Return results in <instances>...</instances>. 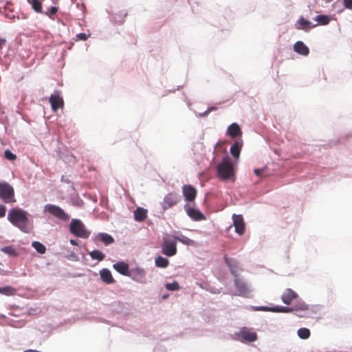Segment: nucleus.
<instances>
[{
	"instance_id": "33",
	"label": "nucleus",
	"mask_w": 352,
	"mask_h": 352,
	"mask_svg": "<svg viewBox=\"0 0 352 352\" xmlns=\"http://www.w3.org/2000/svg\"><path fill=\"white\" fill-rule=\"evenodd\" d=\"M32 246L40 254H44L46 251L45 245L38 241H34L32 243Z\"/></svg>"
},
{
	"instance_id": "10",
	"label": "nucleus",
	"mask_w": 352,
	"mask_h": 352,
	"mask_svg": "<svg viewBox=\"0 0 352 352\" xmlns=\"http://www.w3.org/2000/svg\"><path fill=\"white\" fill-rule=\"evenodd\" d=\"M162 252L167 256H174L177 253L176 242L165 239L162 245Z\"/></svg>"
},
{
	"instance_id": "18",
	"label": "nucleus",
	"mask_w": 352,
	"mask_h": 352,
	"mask_svg": "<svg viewBox=\"0 0 352 352\" xmlns=\"http://www.w3.org/2000/svg\"><path fill=\"white\" fill-rule=\"evenodd\" d=\"M227 134L231 138H235L237 136H241L242 131L236 123H232L228 127Z\"/></svg>"
},
{
	"instance_id": "4",
	"label": "nucleus",
	"mask_w": 352,
	"mask_h": 352,
	"mask_svg": "<svg viewBox=\"0 0 352 352\" xmlns=\"http://www.w3.org/2000/svg\"><path fill=\"white\" fill-rule=\"evenodd\" d=\"M70 232L75 236L83 239L89 237L90 233L88 232L85 225L79 219H72L69 226Z\"/></svg>"
},
{
	"instance_id": "39",
	"label": "nucleus",
	"mask_w": 352,
	"mask_h": 352,
	"mask_svg": "<svg viewBox=\"0 0 352 352\" xmlns=\"http://www.w3.org/2000/svg\"><path fill=\"white\" fill-rule=\"evenodd\" d=\"M264 170H265V168H261V169L256 168V169H254V172L256 175V176H258L259 177H263V173L264 172Z\"/></svg>"
},
{
	"instance_id": "32",
	"label": "nucleus",
	"mask_w": 352,
	"mask_h": 352,
	"mask_svg": "<svg viewBox=\"0 0 352 352\" xmlns=\"http://www.w3.org/2000/svg\"><path fill=\"white\" fill-rule=\"evenodd\" d=\"M298 336L301 339H307L310 336V331L307 328H300L298 330Z\"/></svg>"
},
{
	"instance_id": "7",
	"label": "nucleus",
	"mask_w": 352,
	"mask_h": 352,
	"mask_svg": "<svg viewBox=\"0 0 352 352\" xmlns=\"http://www.w3.org/2000/svg\"><path fill=\"white\" fill-rule=\"evenodd\" d=\"M181 200V197L176 192H172L168 193L162 202V206L164 210H166L176 204Z\"/></svg>"
},
{
	"instance_id": "19",
	"label": "nucleus",
	"mask_w": 352,
	"mask_h": 352,
	"mask_svg": "<svg viewBox=\"0 0 352 352\" xmlns=\"http://www.w3.org/2000/svg\"><path fill=\"white\" fill-rule=\"evenodd\" d=\"M242 146L243 141L241 140H236L231 146L230 153L234 158L238 159L239 157Z\"/></svg>"
},
{
	"instance_id": "37",
	"label": "nucleus",
	"mask_w": 352,
	"mask_h": 352,
	"mask_svg": "<svg viewBox=\"0 0 352 352\" xmlns=\"http://www.w3.org/2000/svg\"><path fill=\"white\" fill-rule=\"evenodd\" d=\"M87 35L85 33H79L76 35V41L81 40L86 41L87 39Z\"/></svg>"
},
{
	"instance_id": "2",
	"label": "nucleus",
	"mask_w": 352,
	"mask_h": 352,
	"mask_svg": "<svg viewBox=\"0 0 352 352\" xmlns=\"http://www.w3.org/2000/svg\"><path fill=\"white\" fill-rule=\"evenodd\" d=\"M217 170L222 180H228L234 177L233 164L228 157H224L217 165Z\"/></svg>"
},
{
	"instance_id": "35",
	"label": "nucleus",
	"mask_w": 352,
	"mask_h": 352,
	"mask_svg": "<svg viewBox=\"0 0 352 352\" xmlns=\"http://www.w3.org/2000/svg\"><path fill=\"white\" fill-rule=\"evenodd\" d=\"M58 12V8L56 7V6H52L51 7L49 10L46 12H45L44 14L48 16H51L52 15H54L57 13Z\"/></svg>"
},
{
	"instance_id": "23",
	"label": "nucleus",
	"mask_w": 352,
	"mask_h": 352,
	"mask_svg": "<svg viewBox=\"0 0 352 352\" xmlns=\"http://www.w3.org/2000/svg\"><path fill=\"white\" fill-rule=\"evenodd\" d=\"M27 1L31 5L34 12L39 14L43 13L42 1L41 0H27Z\"/></svg>"
},
{
	"instance_id": "34",
	"label": "nucleus",
	"mask_w": 352,
	"mask_h": 352,
	"mask_svg": "<svg viewBox=\"0 0 352 352\" xmlns=\"http://www.w3.org/2000/svg\"><path fill=\"white\" fill-rule=\"evenodd\" d=\"M166 288L170 291H176L179 289V285L177 282L175 281L172 283H167L166 285Z\"/></svg>"
},
{
	"instance_id": "1",
	"label": "nucleus",
	"mask_w": 352,
	"mask_h": 352,
	"mask_svg": "<svg viewBox=\"0 0 352 352\" xmlns=\"http://www.w3.org/2000/svg\"><path fill=\"white\" fill-rule=\"evenodd\" d=\"M28 212L21 208H12L8 214V219L14 226L19 228L21 230L26 232V228L29 222Z\"/></svg>"
},
{
	"instance_id": "13",
	"label": "nucleus",
	"mask_w": 352,
	"mask_h": 352,
	"mask_svg": "<svg viewBox=\"0 0 352 352\" xmlns=\"http://www.w3.org/2000/svg\"><path fill=\"white\" fill-rule=\"evenodd\" d=\"M232 220L235 232L239 235H243L245 232V223L242 215L234 214Z\"/></svg>"
},
{
	"instance_id": "36",
	"label": "nucleus",
	"mask_w": 352,
	"mask_h": 352,
	"mask_svg": "<svg viewBox=\"0 0 352 352\" xmlns=\"http://www.w3.org/2000/svg\"><path fill=\"white\" fill-rule=\"evenodd\" d=\"M5 157L9 160H14L16 159V155L10 151H6L4 153Z\"/></svg>"
},
{
	"instance_id": "14",
	"label": "nucleus",
	"mask_w": 352,
	"mask_h": 352,
	"mask_svg": "<svg viewBox=\"0 0 352 352\" xmlns=\"http://www.w3.org/2000/svg\"><path fill=\"white\" fill-rule=\"evenodd\" d=\"M187 214L194 221H199L206 219V217L199 210L190 208L188 205L184 206Z\"/></svg>"
},
{
	"instance_id": "44",
	"label": "nucleus",
	"mask_w": 352,
	"mask_h": 352,
	"mask_svg": "<svg viewBox=\"0 0 352 352\" xmlns=\"http://www.w3.org/2000/svg\"><path fill=\"white\" fill-rule=\"evenodd\" d=\"M124 16H126L127 15V13H126V12H125V13L124 14Z\"/></svg>"
},
{
	"instance_id": "15",
	"label": "nucleus",
	"mask_w": 352,
	"mask_h": 352,
	"mask_svg": "<svg viewBox=\"0 0 352 352\" xmlns=\"http://www.w3.org/2000/svg\"><path fill=\"white\" fill-rule=\"evenodd\" d=\"M298 294L290 288L285 289L281 296V300L285 305H290L292 302L297 298Z\"/></svg>"
},
{
	"instance_id": "26",
	"label": "nucleus",
	"mask_w": 352,
	"mask_h": 352,
	"mask_svg": "<svg viewBox=\"0 0 352 352\" xmlns=\"http://www.w3.org/2000/svg\"><path fill=\"white\" fill-rule=\"evenodd\" d=\"M314 20L317 21V25H327L330 21V18L327 15H318L314 18Z\"/></svg>"
},
{
	"instance_id": "16",
	"label": "nucleus",
	"mask_w": 352,
	"mask_h": 352,
	"mask_svg": "<svg viewBox=\"0 0 352 352\" xmlns=\"http://www.w3.org/2000/svg\"><path fill=\"white\" fill-rule=\"evenodd\" d=\"M113 267L122 275L126 276H131L129 265L124 261H119L113 264Z\"/></svg>"
},
{
	"instance_id": "9",
	"label": "nucleus",
	"mask_w": 352,
	"mask_h": 352,
	"mask_svg": "<svg viewBox=\"0 0 352 352\" xmlns=\"http://www.w3.org/2000/svg\"><path fill=\"white\" fill-rule=\"evenodd\" d=\"M49 101L50 102L52 109L54 112L57 111L58 109L63 108L64 107V100L59 91H55L52 94L49 98Z\"/></svg>"
},
{
	"instance_id": "3",
	"label": "nucleus",
	"mask_w": 352,
	"mask_h": 352,
	"mask_svg": "<svg viewBox=\"0 0 352 352\" xmlns=\"http://www.w3.org/2000/svg\"><path fill=\"white\" fill-rule=\"evenodd\" d=\"M309 309L308 306L305 303L301 304L300 305H296L294 307H279L276 306L274 307H254V309L256 311H272V312H282V313H289L294 310L296 311H307Z\"/></svg>"
},
{
	"instance_id": "40",
	"label": "nucleus",
	"mask_w": 352,
	"mask_h": 352,
	"mask_svg": "<svg viewBox=\"0 0 352 352\" xmlns=\"http://www.w3.org/2000/svg\"><path fill=\"white\" fill-rule=\"evenodd\" d=\"M6 208L3 205H0V218L4 217L6 215Z\"/></svg>"
},
{
	"instance_id": "31",
	"label": "nucleus",
	"mask_w": 352,
	"mask_h": 352,
	"mask_svg": "<svg viewBox=\"0 0 352 352\" xmlns=\"http://www.w3.org/2000/svg\"><path fill=\"white\" fill-rule=\"evenodd\" d=\"M175 239L176 241H178L182 243L183 244H185L187 245H191L194 244V241L190 239L189 238H188L187 236H186L184 235H181L179 236H175Z\"/></svg>"
},
{
	"instance_id": "28",
	"label": "nucleus",
	"mask_w": 352,
	"mask_h": 352,
	"mask_svg": "<svg viewBox=\"0 0 352 352\" xmlns=\"http://www.w3.org/2000/svg\"><path fill=\"white\" fill-rule=\"evenodd\" d=\"M1 251L10 256H18L17 251L14 248V247H12L11 245L2 248L1 249Z\"/></svg>"
},
{
	"instance_id": "12",
	"label": "nucleus",
	"mask_w": 352,
	"mask_h": 352,
	"mask_svg": "<svg viewBox=\"0 0 352 352\" xmlns=\"http://www.w3.org/2000/svg\"><path fill=\"white\" fill-rule=\"evenodd\" d=\"M182 193L186 201L192 202L195 199L197 191L192 186L186 184L182 186Z\"/></svg>"
},
{
	"instance_id": "17",
	"label": "nucleus",
	"mask_w": 352,
	"mask_h": 352,
	"mask_svg": "<svg viewBox=\"0 0 352 352\" xmlns=\"http://www.w3.org/2000/svg\"><path fill=\"white\" fill-rule=\"evenodd\" d=\"M131 276L133 280L136 282L142 283L145 276V271L142 268L137 267L130 271Z\"/></svg>"
},
{
	"instance_id": "20",
	"label": "nucleus",
	"mask_w": 352,
	"mask_h": 352,
	"mask_svg": "<svg viewBox=\"0 0 352 352\" xmlns=\"http://www.w3.org/2000/svg\"><path fill=\"white\" fill-rule=\"evenodd\" d=\"M294 50L296 53L302 56H307L309 53L308 47H307L302 41H297L294 45Z\"/></svg>"
},
{
	"instance_id": "38",
	"label": "nucleus",
	"mask_w": 352,
	"mask_h": 352,
	"mask_svg": "<svg viewBox=\"0 0 352 352\" xmlns=\"http://www.w3.org/2000/svg\"><path fill=\"white\" fill-rule=\"evenodd\" d=\"M224 260H225L226 263L230 267L232 274H233L234 275H236L234 270L232 268V266H231V263H230L231 259H230L227 256H225Z\"/></svg>"
},
{
	"instance_id": "30",
	"label": "nucleus",
	"mask_w": 352,
	"mask_h": 352,
	"mask_svg": "<svg viewBox=\"0 0 352 352\" xmlns=\"http://www.w3.org/2000/svg\"><path fill=\"white\" fill-rule=\"evenodd\" d=\"M16 293V289L11 286L0 287V294L6 296H12Z\"/></svg>"
},
{
	"instance_id": "24",
	"label": "nucleus",
	"mask_w": 352,
	"mask_h": 352,
	"mask_svg": "<svg viewBox=\"0 0 352 352\" xmlns=\"http://www.w3.org/2000/svg\"><path fill=\"white\" fill-rule=\"evenodd\" d=\"M98 237L106 245H110L114 242V239L107 233H100Z\"/></svg>"
},
{
	"instance_id": "5",
	"label": "nucleus",
	"mask_w": 352,
	"mask_h": 352,
	"mask_svg": "<svg viewBox=\"0 0 352 352\" xmlns=\"http://www.w3.org/2000/svg\"><path fill=\"white\" fill-rule=\"evenodd\" d=\"M236 339L241 342H252L257 340V334L248 327L241 328L235 333Z\"/></svg>"
},
{
	"instance_id": "25",
	"label": "nucleus",
	"mask_w": 352,
	"mask_h": 352,
	"mask_svg": "<svg viewBox=\"0 0 352 352\" xmlns=\"http://www.w3.org/2000/svg\"><path fill=\"white\" fill-rule=\"evenodd\" d=\"M89 254L92 259L98 260V261L104 260L105 257L104 253L98 250H93L92 252H89Z\"/></svg>"
},
{
	"instance_id": "43",
	"label": "nucleus",
	"mask_w": 352,
	"mask_h": 352,
	"mask_svg": "<svg viewBox=\"0 0 352 352\" xmlns=\"http://www.w3.org/2000/svg\"><path fill=\"white\" fill-rule=\"evenodd\" d=\"M70 243L72 244L73 245H78V242L77 241L74 240V239H70Z\"/></svg>"
},
{
	"instance_id": "27",
	"label": "nucleus",
	"mask_w": 352,
	"mask_h": 352,
	"mask_svg": "<svg viewBox=\"0 0 352 352\" xmlns=\"http://www.w3.org/2000/svg\"><path fill=\"white\" fill-rule=\"evenodd\" d=\"M298 22L300 25L302 29H303V30H309V29L314 28L317 25V24L312 25L310 21L305 19L302 16H301L298 19Z\"/></svg>"
},
{
	"instance_id": "11",
	"label": "nucleus",
	"mask_w": 352,
	"mask_h": 352,
	"mask_svg": "<svg viewBox=\"0 0 352 352\" xmlns=\"http://www.w3.org/2000/svg\"><path fill=\"white\" fill-rule=\"evenodd\" d=\"M234 285L237 289L238 295L243 297H250V289L246 283L239 278H236L234 280Z\"/></svg>"
},
{
	"instance_id": "8",
	"label": "nucleus",
	"mask_w": 352,
	"mask_h": 352,
	"mask_svg": "<svg viewBox=\"0 0 352 352\" xmlns=\"http://www.w3.org/2000/svg\"><path fill=\"white\" fill-rule=\"evenodd\" d=\"M45 211H47L55 217L63 221H67L69 218V215L61 208L56 205L47 204L45 206Z\"/></svg>"
},
{
	"instance_id": "41",
	"label": "nucleus",
	"mask_w": 352,
	"mask_h": 352,
	"mask_svg": "<svg viewBox=\"0 0 352 352\" xmlns=\"http://www.w3.org/2000/svg\"><path fill=\"white\" fill-rule=\"evenodd\" d=\"M344 3L346 8L352 9V0H344Z\"/></svg>"
},
{
	"instance_id": "29",
	"label": "nucleus",
	"mask_w": 352,
	"mask_h": 352,
	"mask_svg": "<svg viewBox=\"0 0 352 352\" xmlns=\"http://www.w3.org/2000/svg\"><path fill=\"white\" fill-rule=\"evenodd\" d=\"M168 264V260L164 257L159 256L155 258V265L159 267H166Z\"/></svg>"
},
{
	"instance_id": "42",
	"label": "nucleus",
	"mask_w": 352,
	"mask_h": 352,
	"mask_svg": "<svg viewBox=\"0 0 352 352\" xmlns=\"http://www.w3.org/2000/svg\"><path fill=\"white\" fill-rule=\"evenodd\" d=\"M217 108L214 107H210L208 109V110L204 113V116H206L207 115L209 112L212 111H214L216 110Z\"/></svg>"
},
{
	"instance_id": "22",
	"label": "nucleus",
	"mask_w": 352,
	"mask_h": 352,
	"mask_svg": "<svg viewBox=\"0 0 352 352\" xmlns=\"http://www.w3.org/2000/svg\"><path fill=\"white\" fill-rule=\"evenodd\" d=\"M147 217V210L143 208H138L134 212V218L137 221H142Z\"/></svg>"
},
{
	"instance_id": "6",
	"label": "nucleus",
	"mask_w": 352,
	"mask_h": 352,
	"mask_svg": "<svg viewBox=\"0 0 352 352\" xmlns=\"http://www.w3.org/2000/svg\"><path fill=\"white\" fill-rule=\"evenodd\" d=\"M14 191L12 186L7 183H0V198L6 203L15 202Z\"/></svg>"
},
{
	"instance_id": "21",
	"label": "nucleus",
	"mask_w": 352,
	"mask_h": 352,
	"mask_svg": "<svg viewBox=\"0 0 352 352\" xmlns=\"http://www.w3.org/2000/svg\"><path fill=\"white\" fill-rule=\"evenodd\" d=\"M100 275L102 280L107 284H111L115 283L111 272L108 269H102L100 272Z\"/></svg>"
}]
</instances>
